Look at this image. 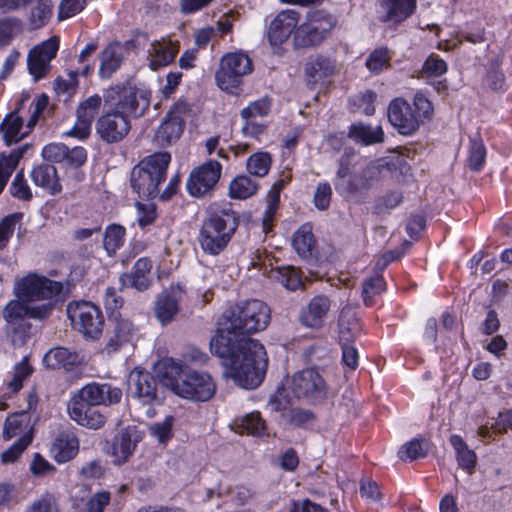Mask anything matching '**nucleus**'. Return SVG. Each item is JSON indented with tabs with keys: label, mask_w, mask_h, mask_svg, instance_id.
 <instances>
[{
	"label": "nucleus",
	"mask_w": 512,
	"mask_h": 512,
	"mask_svg": "<svg viewBox=\"0 0 512 512\" xmlns=\"http://www.w3.org/2000/svg\"><path fill=\"white\" fill-rule=\"evenodd\" d=\"M270 309L260 300L240 302L224 312L210 351L222 360L224 376L244 389H255L263 381L268 358L264 346L249 334L266 329Z\"/></svg>",
	"instance_id": "nucleus-1"
},
{
	"label": "nucleus",
	"mask_w": 512,
	"mask_h": 512,
	"mask_svg": "<svg viewBox=\"0 0 512 512\" xmlns=\"http://www.w3.org/2000/svg\"><path fill=\"white\" fill-rule=\"evenodd\" d=\"M61 291V283L37 273H29L15 279V299L10 300L2 311L8 333L15 346L23 345L30 337L31 325L27 317L42 319L50 315L56 297Z\"/></svg>",
	"instance_id": "nucleus-2"
},
{
	"label": "nucleus",
	"mask_w": 512,
	"mask_h": 512,
	"mask_svg": "<svg viewBox=\"0 0 512 512\" xmlns=\"http://www.w3.org/2000/svg\"><path fill=\"white\" fill-rule=\"evenodd\" d=\"M163 386L181 398L205 402L216 393V383L206 372H183V365L172 358L163 359L156 366Z\"/></svg>",
	"instance_id": "nucleus-3"
},
{
	"label": "nucleus",
	"mask_w": 512,
	"mask_h": 512,
	"mask_svg": "<svg viewBox=\"0 0 512 512\" xmlns=\"http://www.w3.org/2000/svg\"><path fill=\"white\" fill-rule=\"evenodd\" d=\"M29 99V94H23L20 103L4 118L0 126L3 139L8 146L18 143L30 133L39 115L48 104V97L42 94L31 103L29 110L26 112L24 104Z\"/></svg>",
	"instance_id": "nucleus-4"
},
{
	"label": "nucleus",
	"mask_w": 512,
	"mask_h": 512,
	"mask_svg": "<svg viewBox=\"0 0 512 512\" xmlns=\"http://www.w3.org/2000/svg\"><path fill=\"white\" fill-rule=\"evenodd\" d=\"M433 115L432 103L422 94L414 96L413 104L394 99L388 107V119L402 135H411Z\"/></svg>",
	"instance_id": "nucleus-5"
},
{
	"label": "nucleus",
	"mask_w": 512,
	"mask_h": 512,
	"mask_svg": "<svg viewBox=\"0 0 512 512\" xmlns=\"http://www.w3.org/2000/svg\"><path fill=\"white\" fill-rule=\"evenodd\" d=\"M171 161L167 152H158L143 159L131 172V185L140 197L154 198L166 179V171Z\"/></svg>",
	"instance_id": "nucleus-6"
},
{
	"label": "nucleus",
	"mask_w": 512,
	"mask_h": 512,
	"mask_svg": "<svg viewBox=\"0 0 512 512\" xmlns=\"http://www.w3.org/2000/svg\"><path fill=\"white\" fill-rule=\"evenodd\" d=\"M286 390L296 399L310 404H321L330 395L324 371L307 367L295 372L286 381Z\"/></svg>",
	"instance_id": "nucleus-7"
},
{
	"label": "nucleus",
	"mask_w": 512,
	"mask_h": 512,
	"mask_svg": "<svg viewBox=\"0 0 512 512\" xmlns=\"http://www.w3.org/2000/svg\"><path fill=\"white\" fill-rule=\"evenodd\" d=\"M237 221L230 213L212 214L207 217L200 230L199 243L204 252L211 255L221 253L231 240Z\"/></svg>",
	"instance_id": "nucleus-8"
},
{
	"label": "nucleus",
	"mask_w": 512,
	"mask_h": 512,
	"mask_svg": "<svg viewBox=\"0 0 512 512\" xmlns=\"http://www.w3.org/2000/svg\"><path fill=\"white\" fill-rule=\"evenodd\" d=\"M150 91L131 84L116 85L107 90L105 105L127 118H137L144 114L150 105Z\"/></svg>",
	"instance_id": "nucleus-9"
},
{
	"label": "nucleus",
	"mask_w": 512,
	"mask_h": 512,
	"mask_svg": "<svg viewBox=\"0 0 512 512\" xmlns=\"http://www.w3.org/2000/svg\"><path fill=\"white\" fill-rule=\"evenodd\" d=\"M128 393L147 417L156 415L155 406L161 404L162 398L157 381L149 372L133 369L128 376Z\"/></svg>",
	"instance_id": "nucleus-10"
},
{
	"label": "nucleus",
	"mask_w": 512,
	"mask_h": 512,
	"mask_svg": "<svg viewBox=\"0 0 512 512\" xmlns=\"http://www.w3.org/2000/svg\"><path fill=\"white\" fill-rule=\"evenodd\" d=\"M253 70L251 59L242 52L228 53L221 58L215 79L217 86L228 93L237 94L242 78Z\"/></svg>",
	"instance_id": "nucleus-11"
},
{
	"label": "nucleus",
	"mask_w": 512,
	"mask_h": 512,
	"mask_svg": "<svg viewBox=\"0 0 512 512\" xmlns=\"http://www.w3.org/2000/svg\"><path fill=\"white\" fill-rule=\"evenodd\" d=\"M67 315L74 329L86 339H98L103 332L104 318L98 306L88 301L69 303Z\"/></svg>",
	"instance_id": "nucleus-12"
},
{
	"label": "nucleus",
	"mask_w": 512,
	"mask_h": 512,
	"mask_svg": "<svg viewBox=\"0 0 512 512\" xmlns=\"http://www.w3.org/2000/svg\"><path fill=\"white\" fill-rule=\"evenodd\" d=\"M337 23L336 18L324 11H314L307 15L294 33L297 47H308L321 43Z\"/></svg>",
	"instance_id": "nucleus-13"
},
{
	"label": "nucleus",
	"mask_w": 512,
	"mask_h": 512,
	"mask_svg": "<svg viewBox=\"0 0 512 512\" xmlns=\"http://www.w3.org/2000/svg\"><path fill=\"white\" fill-rule=\"evenodd\" d=\"M122 390L109 383L91 382L71 394V401L93 406H111L120 403Z\"/></svg>",
	"instance_id": "nucleus-14"
},
{
	"label": "nucleus",
	"mask_w": 512,
	"mask_h": 512,
	"mask_svg": "<svg viewBox=\"0 0 512 512\" xmlns=\"http://www.w3.org/2000/svg\"><path fill=\"white\" fill-rule=\"evenodd\" d=\"M222 165L216 160H208L194 168L186 181L187 192L193 197H202L210 193L218 183Z\"/></svg>",
	"instance_id": "nucleus-15"
},
{
	"label": "nucleus",
	"mask_w": 512,
	"mask_h": 512,
	"mask_svg": "<svg viewBox=\"0 0 512 512\" xmlns=\"http://www.w3.org/2000/svg\"><path fill=\"white\" fill-rule=\"evenodd\" d=\"M338 325L343 362L349 368L355 369L358 365V352L354 346L350 345V341L356 336L359 326L354 307L346 305L342 308Z\"/></svg>",
	"instance_id": "nucleus-16"
},
{
	"label": "nucleus",
	"mask_w": 512,
	"mask_h": 512,
	"mask_svg": "<svg viewBox=\"0 0 512 512\" xmlns=\"http://www.w3.org/2000/svg\"><path fill=\"white\" fill-rule=\"evenodd\" d=\"M417 0H376L377 19L389 28H397L414 13Z\"/></svg>",
	"instance_id": "nucleus-17"
},
{
	"label": "nucleus",
	"mask_w": 512,
	"mask_h": 512,
	"mask_svg": "<svg viewBox=\"0 0 512 512\" xmlns=\"http://www.w3.org/2000/svg\"><path fill=\"white\" fill-rule=\"evenodd\" d=\"M188 112L186 103H177L169 111L155 133V140L160 146L170 145L181 137Z\"/></svg>",
	"instance_id": "nucleus-18"
},
{
	"label": "nucleus",
	"mask_w": 512,
	"mask_h": 512,
	"mask_svg": "<svg viewBox=\"0 0 512 512\" xmlns=\"http://www.w3.org/2000/svg\"><path fill=\"white\" fill-rule=\"evenodd\" d=\"M96 133L107 143L121 141L131 129L130 119L107 107L96 121Z\"/></svg>",
	"instance_id": "nucleus-19"
},
{
	"label": "nucleus",
	"mask_w": 512,
	"mask_h": 512,
	"mask_svg": "<svg viewBox=\"0 0 512 512\" xmlns=\"http://www.w3.org/2000/svg\"><path fill=\"white\" fill-rule=\"evenodd\" d=\"M178 40L170 36L150 41L146 48V64L152 71H157L170 65L179 52Z\"/></svg>",
	"instance_id": "nucleus-20"
},
{
	"label": "nucleus",
	"mask_w": 512,
	"mask_h": 512,
	"mask_svg": "<svg viewBox=\"0 0 512 512\" xmlns=\"http://www.w3.org/2000/svg\"><path fill=\"white\" fill-rule=\"evenodd\" d=\"M58 49V38L51 37L29 51L27 67L35 80L43 78L48 73L50 62L56 56Z\"/></svg>",
	"instance_id": "nucleus-21"
},
{
	"label": "nucleus",
	"mask_w": 512,
	"mask_h": 512,
	"mask_svg": "<svg viewBox=\"0 0 512 512\" xmlns=\"http://www.w3.org/2000/svg\"><path fill=\"white\" fill-rule=\"evenodd\" d=\"M299 20V13L289 9L280 12L270 23L268 40L276 53L280 51L291 33L296 29Z\"/></svg>",
	"instance_id": "nucleus-22"
},
{
	"label": "nucleus",
	"mask_w": 512,
	"mask_h": 512,
	"mask_svg": "<svg viewBox=\"0 0 512 512\" xmlns=\"http://www.w3.org/2000/svg\"><path fill=\"white\" fill-rule=\"evenodd\" d=\"M67 413L75 423L90 430L103 428L107 421L106 415L96 406L71 400L67 403Z\"/></svg>",
	"instance_id": "nucleus-23"
},
{
	"label": "nucleus",
	"mask_w": 512,
	"mask_h": 512,
	"mask_svg": "<svg viewBox=\"0 0 512 512\" xmlns=\"http://www.w3.org/2000/svg\"><path fill=\"white\" fill-rule=\"evenodd\" d=\"M331 302L326 296L313 297L300 313V322L307 328L321 329L328 319Z\"/></svg>",
	"instance_id": "nucleus-24"
},
{
	"label": "nucleus",
	"mask_w": 512,
	"mask_h": 512,
	"mask_svg": "<svg viewBox=\"0 0 512 512\" xmlns=\"http://www.w3.org/2000/svg\"><path fill=\"white\" fill-rule=\"evenodd\" d=\"M183 294L180 286H172L159 296L155 304V315L162 324L170 322L178 313Z\"/></svg>",
	"instance_id": "nucleus-25"
},
{
	"label": "nucleus",
	"mask_w": 512,
	"mask_h": 512,
	"mask_svg": "<svg viewBox=\"0 0 512 512\" xmlns=\"http://www.w3.org/2000/svg\"><path fill=\"white\" fill-rule=\"evenodd\" d=\"M270 108V100L267 97H263L251 102L241 110L240 116L245 121L243 130L247 135L256 136L263 131V126L256 124L254 120L268 115Z\"/></svg>",
	"instance_id": "nucleus-26"
},
{
	"label": "nucleus",
	"mask_w": 512,
	"mask_h": 512,
	"mask_svg": "<svg viewBox=\"0 0 512 512\" xmlns=\"http://www.w3.org/2000/svg\"><path fill=\"white\" fill-rule=\"evenodd\" d=\"M83 359L76 352L64 347H55L50 349L43 358V363L51 369L63 368L66 371H72L81 365Z\"/></svg>",
	"instance_id": "nucleus-27"
},
{
	"label": "nucleus",
	"mask_w": 512,
	"mask_h": 512,
	"mask_svg": "<svg viewBox=\"0 0 512 512\" xmlns=\"http://www.w3.org/2000/svg\"><path fill=\"white\" fill-rule=\"evenodd\" d=\"M79 450V440L73 433H61L53 441L50 453L58 463L73 459Z\"/></svg>",
	"instance_id": "nucleus-28"
},
{
	"label": "nucleus",
	"mask_w": 512,
	"mask_h": 512,
	"mask_svg": "<svg viewBox=\"0 0 512 512\" xmlns=\"http://www.w3.org/2000/svg\"><path fill=\"white\" fill-rule=\"evenodd\" d=\"M31 436V419L26 411L14 413L7 417L3 427V437L10 440L13 437Z\"/></svg>",
	"instance_id": "nucleus-29"
},
{
	"label": "nucleus",
	"mask_w": 512,
	"mask_h": 512,
	"mask_svg": "<svg viewBox=\"0 0 512 512\" xmlns=\"http://www.w3.org/2000/svg\"><path fill=\"white\" fill-rule=\"evenodd\" d=\"M31 178L35 185L45 189L50 194L61 191L56 168L52 165L42 164L35 167L31 172Z\"/></svg>",
	"instance_id": "nucleus-30"
},
{
	"label": "nucleus",
	"mask_w": 512,
	"mask_h": 512,
	"mask_svg": "<svg viewBox=\"0 0 512 512\" xmlns=\"http://www.w3.org/2000/svg\"><path fill=\"white\" fill-rule=\"evenodd\" d=\"M123 59V48L120 44L111 43L101 53L99 74L109 78L119 67Z\"/></svg>",
	"instance_id": "nucleus-31"
},
{
	"label": "nucleus",
	"mask_w": 512,
	"mask_h": 512,
	"mask_svg": "<svg viewBox=\"0 0 512 512\" xmlns=\"http://www.w3.org/2000/svg\"><path fill=\"white\" fill-rule=\"evenodd\" d=\"M349 137L355 142L372 145L383 142L384 132L380 125L370 126L364 123H355L350 127Z\"/></svg>",
	"instance_id": "nucleus-32"
},
{
	"label": "nucleus",
	"mask_w": 512,
	"mask_h": 512,
	"mask_svg": "<svg viewBox=\"0 0 512 512\" xmlns=\"http://www.w3.org/2000/svg\"><path fill=\"white\" fill-rule=\"evenodd\" d=\"M336 70V63L330 58L315 56L305 65V74L309 82H318Z\"/></svg>",
	"instance_id": "nucleus-33"
},
{
	"label": "nucleus",
	"mask_w": 512,
	"mask_h": 512,
	"mask_svg": "<svg viewBox=\"0 0 512 512\" xmlns=\"http://www.w3.org/2000/svg\"><path fill=\"white\" fill-rule=\"evenodd\" d=\"M115 320L113 334L109 337L105 347L107 353L118 350L123 344L129 342L134 334V327L128 319L115 318Z\"/></svg>",
	"instance_id": "nucleus-34"
},
{
	"label": "nucleus",
	"mask_w": 512,
	"mask_h": 512,
	"mask_svg": "<svg viewBox=\"0 0 512 512\" xmlns=\"http://www.w3.org/2000/svg\"><path fill=\"white\" fill-rule=\"evenodd\" d=\"M259 189L257 182L247 175H238L231 180L228 196L232 199L245 200L254 196Z\"/></svg>",
	"instance_id": "nucleus-35"
},
{
	"label": "nucleus",
	"mask_w": 512,
	"mask_h": 512,
	"mask_svg": "<svg viewBox=\"0 0 512 512\" xmlns=\"http://www.w3.org/2000/svg\"><path fill=\"white\" fill-rule=\"evenodd\" d=\"M367 186V180L361 176L350 173L347 167H340L338 170L335 187L338 191L345 194H353Z\"/></svg>",
	"instance_id": "nucleus-36"
},
{
	"label": "nucleus",
	"mask_w": 512,
	"mask_h": 512,
	"mask_svg": "<svg viewBox=\"0 0 512 512\" xmlns=\"http://www.w3.org/2000/svg\"><path fill=\"white\" fill-rule=\"evenodd\" d=\"M29 149L28 145H24L10 152L9 155H0V193L4 189L9 177L17 167L24 153Z\"/></svg>",
	"instance_id": "nucleus-37"
},
{
	"label": "nucleus",
	"mask_w": 512,
	"mask_h": 512,
	"mask_svg": "<svg viewBox=\"0 0 512 512\" xmlns=\"http://www.w3.org/2000/svg\"><path fill=\"white\" fill-rule=\"evenodd\" d=\"M449 441L455 451L458 464L467 471L473 469L477 460L475 452L457 434L451 435Z\"/></svg>",
	"instance_id": "nucleus-38"
},
{
	"label": "nucleus",
	"mask_w": 512,
	"mask_h": 512,
	"mask_svg": "<svg viewBox=\"0 0 512 512\" xmlns=\"http://www.w3.org/2000/svg\"><path fill=\"white\" fill-rule=\"evenodd\" d=\"M175 423V417L167 415L148 427L149 435L159 444L166 445L174 436Z\"/></svg>",
	"instance_id": "nucleus-39"
},
{
	"label": "nucleus",
	"mask_w": 512,
	"mask_h": 512,
	"mask_svg": "<svg viewBox=\"0 0 512 512\" xmlns=\"http://www.w3.org/2000/svg\"><path fill=\"white\" fill-rule=\"evenodd\" d=\"M269 277L291 291H295L302 284L299 271L290 266L271 269Z\"/></svg>",
	"instance_id": "nucleus-40"
},
{
	"label": "nucleus",
	"mask_w": 512,
	"mask_h": 512,
	"mask_svg": "<svg viewBox=\"0 0 512 512\" xmlns=\"http://www.w3.org/2000/svg\"><path fill=\"white\" fill-rule=\"evenodd\" d=\"M151 270V262L147 258H140L134 264V267L130 275L126 276V279L131 283L137 290L142 291L148 288L149 278L148 275Z\"/></svg>",
	"instance_id": "nucleus-41"
},
{
	"label": "nucleus",
	"mask_w": 512,
	"mask_h": 512,
	"mask_svg": "<svg viewBox=\"0 0 512 512\" xmlns=\"http://www.w3.org/2000/svg\"><path fill=\"white\" fill-rule=\"evenodd\" d=\"M292 244L299 256L306 258L311 255L315 246V239L311 227L308 225L301 226L295 232Z\"/></svg>",
	"instance_id": "nucleus-42"
},
{
	"label": "nucleus",
	"mask_w": 512,
	"mask_h": 512,
	"mask_svg": "<svg viewBox=\"0 0 512 512\" xmlns=\"http://www.w3.org/2000/svg\"><path fill=\"white\" fill-rule=\"evenodd\" d=\"M125 228L118 224H110L105 229L103 246L108 255L112 256L124 244Z\"/></svg>",
	"instance_id": "nucleus-43"
},
{
	"label": "nucleus",
	"mask_w": 512,
	"mask_h": 512,
	"mask_svg": "<svg viewBox=\"0 0 512 512\" xmlns=\"http://www.w3.org/2000/svg\"><path fill=\"white\" fill-rule=\"evenodd\" d=\"M136 443L132 440L128 431H121L114 439L113 456L118 463L126 461L132 454Z\"/></svg>",
	"instance_id": "nucleus-44"
},
{
	"label": "nucleus",
	"mask_w": 512,
	"mask_h": 512,
	"mask_svg": "<svg viewBox=\"0 0 512 512\" xmlns=\"http://www.w3.org/2000/svg\"><path fill=\"white\" fill-rule=\"evenodd\" d=\"M22 32L23 24L20 19L15 17L0 19V48L8 46Z\"/></svg>",
	"instance_id": "nucleus-45"
},
{
	"label": "nucleus",
	"mask_w": 512,
	"mask_h": 512,
	"mask_svg": "<svg viewBox=\"0 0 512 512\" xmlns=\"http://www.w3.org/2000/svg\"><path fill=\"white\" fill-rule=\"evenodd\" d=\"M272 163L271 155L265 151L252 154L246 162V169L249 174L264 177L268 174Z\"/></svg>",
	"instance_id": "nucleus-46"
},
{
	"label": "nucleus",
	"mask_w": 512,
	"mask_h": 512,
	"mask_svg": "<svg viewBox=\"0 0 512 512\" xmlns=\"http://www.w3.org/2000/svg\"><path fill=\"white\" fill-rule=\"evenodd\" d=\"M428 452V443L425 440L413 439L403 444L398 450L400 460L409 462L424 457Z\"/></svg>",
	"instance_id": "nucleus-47"
},
{
	"label": "nucleus",
	"mask_w": 512,
	"mask_h": 512,
	"mask_svg": "<svg viewBox=\"0 0 512 512\" xmlns=\"http://www.w3.org/2000/svg\"><path fill=\"white\" fill-rule=\"evenodd\" d=\"M32 371L33 369L28 363V358L25 356L21 362L15 365L11 379L7 382L8 388L14 393L19 391L23 386L24 380L31 375Z\"/></svg>",
	"instance_id": "nucleus-48"
},
{
	"label": "nucleus",
	"mask_w": 512,
	"mask_h": 512,
	"mask_svg": "<svg viewBox=\"0 0 512 512\" xmlns=\"http://www.w3.org/2000/svg\"><path fill=\"white\" fill-rule=\"evenodd\" d=\"M51 7V0H38L37 5L31 11L30 24L32 28H41L48 22L52 12Z\"/></svg>",
	"instance_id": "nucleus-49"
},
{
	"label": "nucleus",
	"mask_w": 512,
	"mask_h": 512,
	"mask_svg": "<svg viewBox=\"0 0 512 512\" xmlns=\"http://www.w3.org/2000/svg\"><path fill=\"white\" fill-rule=\"evenodd\" d=\"M102 105V98L98 94H94L82 101L77 108L76 116L93 122L95 116Z\"/></svg>",
	"instance_id": "nucleus-50"
},
{
	"label": "nucleus",
	"mask_w": 512,
	"mask_h": 512,
	"mask_svg": "<svg viewBox=\"0 0 512 512\" xmlns=\"http://www.w3.org/2000/svg\"><path fill=\"white\" fill-rule=\"evenodd\" d=\"M25 512H61V510L56 497L47 493L32 501Z\"/></svg>",
	"instance_id": "nucleus-51"
},
{
	"label": "nucleus",
	"mask_w": 512,
	"mask_h": 512,
	"mask_svg": "<svg viewBox=\"0 0 512 512\" xmlns=\"http://www.w3.org/2000/svg\"><path fill=\"white\" fill-rule=\"evenodd\" d=\"M390 56L386 48L375 49L366 59V67L372 73H379L389 66Z\"/></svg>",
	"instance_id": "nucleus-52"
},
{
	"label": "nucleus",
	"mask_w": 512,
	"mask_h": 512,
	"mask_svg": "<svg viewBox=\"0 0 512 512\" xmlns=\"http://www.w3.org/2000/svg\"><path fill=\"white\" fill-rule=\"evenodd\" d=\"M486 157V148L480 139H473L470 142L468 163L469 167L473 170H480Z\"/></svg>",
	"instance_id": "nucleus-53"
},
{
	"label": "nucleus",
	"mask_w": 512,
	"mask_h": 512,
	"mask_svg": "<svg viewBox=\"0 0 512 512\" xmlns=\"http://www.w3.org/2000/svg\"><path fill=\"white\" fill-rule=\"evenodd\" d=\"M448 65L439 55L431 54L425 60L422 71L426 76L440 77L447 72Z\"/></svg>",
	"instance_id": "nucleus-54"
},
{
	"label": "nucleus",
	"mask_w": 512,
	"mask_h": 512,
	"mask_svg": "<svg viewBox=\"0 0 512 512\" xmlns=\"http://www.w3.org/2000/svg\"><path fill=\"white\" fill-rule=\"evenodd\" d=\"M242 428L251 435L260 436L265 433L266 426L259 413L245 415L240 422Z\"/></svg>",
	"instance_id": "nucleus-55"
},
{
	"label": "nucleus",
	"mask_w": 512,
	"mask_h": 512,
	"mask_svg": "<svg viewBox=\"0 0 512 512\" xmlns=\"http://www.w3.org/2000/svg\"><path fill=\"white\" fill-rule=\"evenodd\" d=\"M20 215L11 214L5 216L0 222V250L5 248L12 237Z\"/></svg>",
	"instance_id": "nucleus-56"
},
{
	"label": "nucleus",
	"mask_w": 512,
	"mask_h": 512,
	"mask_svg": "<svg viewBox=\"0 0 512 512\" xmlns=\"http://www.w3.org/2000/svg\"><path fill=\"white\" fill-rule=\"evenodd\" d=\"M384 290V280L381 276H376L365 281L362 289L364 303L367 306L372 304L373 297Z\"/></svg>",
	"instance_id": "nucleus-57"
},
{
	"label": "nucleus",
	"mask_w": 512,
	"mask_h": 512,
	"mask_svg": "<svg viewBox=\"0 0 512 512\" xmlns=\"http://www.w3.org/2000/svg\"><path fill=\"white\" fill-rule=\"evenodd\" d=\"M31 440L32 436H24L22 439H18L17 442H15L10 448L2 453V462L5 464L15 462L24 452V450L29 446Z\"/></svg>",
	"instance_id": "nucleus-58"
},
{
	"label": "nucleus",
	"mask_w": 512,
	"mask_h": 512,
	"mask_svg": "<svg viewBox=\"0 0 512 512\" xmlns=\"http://www.w3.org/2000/svg\"><path fill=\"white\" fill-rule=\"evenodd\" d=\"M87 0H62L59 4L58 19L60 21L73 17L86 6Z\"/></svg>",
	"instance_id": "nucleus-59"
},
{
	"label": "nucleus",
	"mask_w": 512,
	"mask_h": 512,
	"mask_svg": "<svg viewBox=\"0 0 512 512\" xmlns=\"http://www.w3.org/2000/svg\"><path fill=\"white\" fill-rule=\"evenodd\" d=\"M11 194L21 200H30L32 197L31 189L24 179L21 172L17 173L10 187Z\"/></svg>",
	"instance_id": "nucleus-60"
},
{
	"label": "nucleus",
	"mask_w": 512,
	"mask_h": 512,
	"mask_svg": "<svg viewBox=\"0 0 512 512\" xmlns=\"http://www.w3.org/2000/svg\"><path fill=\"white\" fill-rule=\"evenodd\" d=\"M77 72H69L67 78L59 77L55 80L54 89L58 95L67 94L70 96L77 88Z\"/></svg>",
	"instance_id": "nucleus-61"
},
{
	"label": "nucleus",
	"mask_w": 512,
	"mask_h": 512,
	"mask_svg": "<svg viewBox=\"0 0 512 512\" xmlns=\"http://www.w3.org/2000/svg\"><path fill=\"white\" fill-rule=\"evenodd\" d=\"M137 222L141 227L150 225L156 219V207L153 203H136Z\"/></svg>",
	"instance_id": "nucleus-62"
},
{
	"label": "nucleus",
	"mask_w": 512,
	"mask_h": 512,
	"mask_svg": "<svg viewBox=\"0 0 512 512\" xmlns=\"http://www.w3.org/2000/svg\"><path fill=\"white\" fill-rule=\"evenodd\" d=\"M111 494L108 491L97 492L92 495L86 502L87 512H103L104 508L109 505Z\"/></svg>",
	"instance_id": "nucleus-63"
},
{
	"label": "nucleus",
	"mask_w": 512,
	"mask_h": 512,
	"mask_svg": "<svg viewBox=\"0 0 512 512\" xmlns=\"http://www.w3.org/2000/svg\"><path fill=\"white\" fill-rule=\"evenodd\" d=\"M68 153V147L61 143H51L46 145L42 150L44 159L51 162H62Z\"/></svg>",
	"instance_id": "nucleus-64"
}]
</instances>
